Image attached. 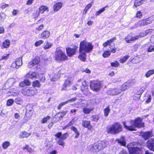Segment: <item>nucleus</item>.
I'll list each match as a JSON object with an SVG mask.
<instances>
[{"mask_svg":"<svg viewBox=\"0 0 154 154\" xmlns=\"http://www.w3.org/2000/svg\"><path fill=\"white\" fill-rule=\"evenodd\" d=\"M142 119L138 118L135 120H131L129 122L130 125H126L125 122H123L124 127L128 130L133 131L136 130V128H141L144 126L143 123L141 122Z\"/></svg>","mask_w":154,"mask_h":154,"instance_id":"obj_1","label":"nucleus"},{"mask_svg":"<svg viewBox=\"0 0 154 154\" xmlns=\"http://www.w3.org/2000/svg\"><path fill=\"white\" fill-rule=\"evenodd\" d=\"M107 143L104 141L99 140L88 146V149L93 152H97L106 146Z\"/></svg>","mask_w":154,"mask_h":154,"instance_id":"obj_2","label":"nucleus"},{"mask_svg":"<svg viewBox=\"0 0 154 154\" xmlns=\"http://www.w3.org/2000/svg\"><path fill=\"white\" fill-rule=\"evenodd\" d=\"M106 129L108 134H118L122 131V125L118 122L114 123L111 126H108Z\"/></svg>","mask_w":154,"mask_h":154,"instance_id":"obj_3","label":"nucleus"},{"mask_svg":"<svg viewBox=\"0 0 154 154\" xmlns=\"http://www.w3.org/2000/svg\"><path fill=\"white\" fill-rule=\"evenodd\" d=\"M93 46L91 43L84 40L80 42L79 50L86 53L91 52L93 49Z\"/></svg>","mask_w":154,"mask_h":154,"instance_id":"obj_4","label":"nucleus"},{"mask_svg":"<svg viewBox=\"0 0 154 154\" xmlns=\"http://www.w3.org/2000/svg\"><path fill=\"white\" fill-rule=\"evenodd\" d=\"M55 60L58 61H64L67 60V57L65 53L60 48L56 49L54 56Z\"/></svg>","mask_w":154,"mask_h":154,"instance_id":"obj_5","label":"nucleus"},{"mask_svg":"<svg viewBox=\"0 0 154 154\" xmlns=\"http://www.w3.org/2000/svg\"><path fill=\"white\" fill-rule=\"evenodd\" d=\"M101 82L98 80H94L90 82V86L94 91H98L102 87Z\"/></svg>","mask_w":154,"mask_h":154,"instance_id":"obj_6","label":"nucleus"},{"mask_svg":"<svg viewBox=\"0 0 154 154\" xmlns=\"http://www.w3.org/2000/svg\"><path fill=\"white\" fill-rule=\"evenodd\" d=\"M22 93L25 95L32 96L37 94V90L34 88H29L23 89L22 91Z\"/></svg>","mask_w":154,"mask_h":154,"instance_id":"obj_7","label":"nucleus"},{"mask_svg":"<svg viewBox=\"0 0 154 154\" xmlns=\"http://www.w3.org/2000/svg\"><path fill=\"white\" fill-rule=\"evenodd\" d=\"M139 145H138V146ZM140 147L138 146L133 147L129 148V149L130 154H142L143 152L142 146L141 145Z\"/></svg>","mask_w":154,"mask_h":154,"instance_id":"obj_8","label":"nucleus"},{"mask_svg":"<svg viewBox=\"0 0 154 154\" xmlns=\"http://www.w3.org/2000/svg\"><path fill=\"white\" fill-rule=\"evenodd\" d=\"M40 61V58L38 57H35L33 59L28 63V67L29 68H32L34 66L39 63Z\"/></svg>","mask_w":154,"mask_h":154,"instance_id":"obj_9","label":"nucleus"},{"mask_svg":"<svg viewBox=\"0 0 154 154\" xmlns=\"http://www.w3.org/2000/svg\"><path fill=\"white\" fill-rule=\"evenodd\" d=\"M16 82V80L14 78L9 79L6 82L5 85V89L8 88L12 87Z\"/></svg>","mask_w":154,"mask_h":154,"instance_id":"obj_10","label":"nucleus"},{"mask_svg":"<svg viewBox=\"0 0 154 154\" xmlns=\"http://www.w3.org/2000/svg\"><path fill=\"white\" fill-rule=\"evenodd\" d=\"M121 90L117 88L111 89L107 91V94L111 95H117L121 93Z\"/></svg>","mask_w":154,"mask_h":154,"instance_id":"obj_11","label":"nucleus"},{"mask_svg":"<svg viewBox=\"0 0 154 154\" xmlns=\"http://www.w3.org/2000/svg\"><path fill=\"white\" fill-rule=\"evenodd\" d=\"M82 103V104L83 105L81 106V108L83 109V112L84 114H89L91 112L94 110V109L93 108H91L89 109L85 107V103Z\"/></svg>","mask_w":154,"mask_h":154,"instance_id":"obj_12","label":"nucleus"},{"mask_svg":"<svg viewBox=\"0 0 154 154\" xmlns=\"http://www.w3.org/2000/svg\"><path fill=\"white\" fill-rule=\"evenodd\" d=\"M147 146L150 150L154 151V139L149 140L147 142Z\"/></svg>","mask_w":154,"mask_h":154,"instance_id":"obj_13","label":"nucleus"},{"mask_svg":"<svg viewBox=\"0 0 154 154\" xmlns=\"http://www.w3.org/2000/svg\"><path fill=\"white\" fill-rule=\"evenodd\" d=\"M146 19L144 20H142L139 21L137 23H136L135 26L131 28V29L134 28L136 29L138 27L141 26H145L146 25Z\"/></svg>","mask_w":154,"mask_h":154,"instance_id":"obj_14","label":"nucleus"},{"mask_svg":"<svg viewBox=\"0 0 154 154\" xmlns=\"http://www.w3.org/2000/svg\"><path fill=\"white\" fill-rule=\"evenodd\" d=\"M67 55L69 57H72L75 54L76 51V48H66Z\"/></svg>","mask_w":154,"mask_h":154,"instance_id":"obj_15","label":"nucleus"},{"mask_svg":"<svg viewBox=\"0 0 154 154\" xmlns=\"http://www.w3.org/2000/svg\"><path fill=\"white\" fill-rule=\"evenodd\" d=\"M138 36L132 37L131 36L128 35L125 38V39L127 43H129L131 42V41H134L137 40L138 39Z\"/></svg>","mask_w":154,"mask_h":154,"instance_id":"obj_16","label":"nucleus"},{"mask_svg":"<svg viewBox=\"0 0 154 154\" xmlns=\"http://www.w3.org/2000/svg\"><path fill=\"white\" fill-rule=\"evenodd\" d=\"M80 54L79 55V58L82 61H85L86 60V53L82 51L79 50Z\"/></svg>","mask_w":154,"mask_h":154,"instance_id":"obj_17","label":"nucleus"},{"mask_svg":"<svg viewBox=\"0 0 154 154\" xmlns=\"http://www.w3.org/2000/svg\"><path fill=\"white\" fill-rule=\"evenodd\" d=\"M63 5V3L60 2L56 3L53 6V9L54 11H58L62 8Z\"/></svg>","mask_w":154,"mask_h":154,"instance_id":"obj_18","label":"nucleus"},{"mask_svg":"<svg viewBox=\"0 0 154 154\" xmlns=\"http://www.w3.org/2000/svg\"><path fill=\"white\" fill-rule=\"evenodd\" d=\"M50 35V32L48 30L43 32L41 35L40 38L42 39H45L48 38Z\"/></svg>","mask_w":154,"mask_h":154,"instance_id":"obj_19","label":"nucleus"},{"mask_svg":"<svg viewBox=\"0 0 154 154\" xmlns=\"http://www.w3.org/2000/svg\"><path fill=\"white\" fill-rule=\"evenodd\" d=\"M143 137L145 140H146L150 137L152 136V132L151 131H147L143 133L142 134Z\"/></svg>","mask_w":154,"mask_h":154,"instance_id":"obj_20","label":"nucleus"},{"mask_svg":"<svg viewBox=\"0 0 154 154\" xmlns=\"http://www.w3.org/2000/svg\"><path fill=\"white\" fill-rule=\"evenodd\" d=\"M31 134V133H28L24 131L21 132L19 134V136L20 138H23L25 137H28Z\"/></svg>","mask_w":154,"mask_h":154,"instance_id":"obj_21","label":"nucleus"},{"mask_svg":"<svg viewBox=\"0 0 154 154\" xmlns=\"http://www.w3.org/2000/svg\"><path fill=\"white\" fill-rule=\"evenodd\" d=\"M130 85L129 82H127L122 85L121 87V89H120L121 90V91H124L128 88Z\"/></svg>","mask_w":154,"mask_h":154,"instance_id":"obj_22","label":"nucleus"},{"mask_svg":"<svg viewBox=\"0 0 154 154\" xmlns=\"http://www.w3.org/2000/svg\"><path fill=\"white\" fill-rule=\"evenodd\" d=\"M145 0H135L134 3V6L135 7H137L143 4Z\"/></svg>","mask_w":154,"mask_h":154,"instance_id":"obj_23","label":"nucleus"},{"mask_svg":"<svg viewBox=\"0 0 154 154\" xmlns=\"http://www.w3.org/2000/svg\"><path fill=\"white\" fill-rule=\"evenodd\" d=\"M26 77L30 79L35 78L36 76V74L35 72H30L27 73L26 75Z\"/></svg>","mask_w":154,"mask_h":154,"instance_id":"obj_24","label":"nucleus"},{"mask_svg":"<svg viewBox=\"0 0 154 154\" xmlns=\"http://www.w3.org/2000/svg\"><path fill=\"white\" fill-rule=\"evenodd\" d=\"M10 45V42L9 40H5L2 43V47L4 48H8Z\"/></svg>","mask_w":154,"mask_h":154,"instance_id":"obj_25","label":"nucleus"},{"mask_svg":"<svg viewBox=\"0 0 154 154\" xmlns=\"http://www.w3.org/2000/svg\"><path fill=\"white\" fill-rule=\"evenodd\" d=\"M118 142L122 145L125 146L126 145L125 140L124 137L122 136L119 139L117 140Z\"/></svg>","mask_w":154,"mask_h":154,"instance_id":"obj_26","label":"nucleus"},{"mask_svg":"<svg viewBox=\"0 0 154 154\" xmlns=\"http://www.w3.org/2000/svg\"><path fill=\"white\" fill-rule=\"evenodd\" d=\"M33 111L32 108L31 109L29 110L27 109V111H26V117H27V116H28V120L30 119V118L32 116Z\"/></svg>","mask_w":154,"mask_h":154,"instance_id":"obj_27","label":"nucleus"},{"mask_svg":"<svg viewBox=\"0 0 154 154\" xmlns=\"http://www.w3.org/2000/svg\"><path fill=\"white\" fill-rule=\"evenodd\" d=\"M15 61L18 68L22 64V59L21 57L17 59Z\"/></svg>","mask_w":154,"mask_h":154,"instance_id":"obj_28","label":"nucleus"},{"mask_svg":"<svg viewBox=\"0 0 154 154\" xmlns=\"http://www.w3.org/2000/svg\"><path fill=\"white\" fill-rule=\"evenodd\" d=\"M71 129L74 131L76 135L75 136V138H77L79 137L80 134L78 131L77 129L74 126L71 127Z\"/></svg>","mask_w":154,"mask_h":154,"instance_id":"obj_29","label":"nucleus"},{"mask_svg":"<svg viewBox=\"0 0 154 154\" xmlns=\"http://www.w3.org/2000/svg\"><path fill=\"white\" fill-rule=\"evenodd\" d=\"M154 74V69L149 70L145 74L146 78L149 77L151 75Z\"/></svg>","mask_w":154,"mask_h":154,"instance_id":"obj_30","label":"nucleus"},{"mask_svg":"<svg viewBox=\"0 0 154 154\" xmlns=\"http://www.w3.org/2000/svg\"><path fill=\"white\" fill-rule=\"evenodd\" d=\"M52 46V44L50 42H47L46 44L44 45L43 48L45 50H46L50 48Z\"/></svg>","mask_w":154,"mask_h":154,"instance_id":"obj_31","label":"nucleus"},{"mask_svg":"<svg viewBox=\"0 0 154 154\" xmlns=\"http://www.w3.org/2000/svg\"><path fill=\"white\" fill-rule=\"evenodd\" d=\"M48 9V8L47 7L44 6H42L39 8V12L41 13L42 14Z\"/></svg>","mask_w":154,"mask_h":154,"instance_id":"obj_32","label":"nucleus"},{"mask_svg":"<svg viewBox=\"0 0 154 154\" xmlns=\"http://www.w3.org/2000/svg\"><path fill=\"white\" fill-rule=\"evenodd\" d=\"M110 112V109L109 106H107L106 108L104 109V115L105 116L107 117Z\"/></svg>","mask_w":154,"mask_h":154,"instance_id":"obj_33","label":"nucleus"},{"mask_svg":"<svg viewBox=\"0 0 154 154\" xmlns=\"http://www.w3.org/2000/svg\"><path fill=\"white\" fill-rule=\"evenodd\" d=\"M10 145V143L8 141H5L2 144V147L4 149H7Z\"/></svg>","mask_w":154,"mask_h":154,"instance_id":"obj_34","label":"nucleus"},{"mask_svg":"<svg viewBox=\"0 0 154 154\" xmlns=\"http://www.w3.org/2000/svg\"><path fill=\"white\" fill-rule=\"evenodd\" d=\"M32 85L35 87H40L41 86L40 82L38 80H36L33 82Z\"/></svg>","mask_w":154,"mask_h":154,"instance_id":"obj_35","label":"nucleus"},{"mask_svg":"<svg viewBox=\"0 0 154 154\" xmlns=\"http://www.w3.org/2000/svg\"><path fill=\"white\" fill-rule=\"evenodd\" d=\"M8 92L11 94V95H16L18 94L19 91L16 90H13L9 91Z\"/></svg>","mask_w":154,"mask_h":154,"instance_id":"obj_36","label":"nucleus"},{"mask_svg":"<svg viewBox=\"0 0 154 154\" xmlns=\"http://www.w3.org/2000/svg\"><path fill=\"white\" fill-rule=\"evenodd\" d=\"M82 125L85 127H88L90 125V122L88 121H83L82 122Z\"/></svg>","mask_w":154,"mask_h":154,"instance_id":"obj_37","label":"nucleus"},{"mask_svg":"<svg viewBox=\"0 0 154 154\" xmlns=\"http://www.w3.org/2000/svg\"><path fill=\"white\" fill-rule=\"evenodd\" d=\"M111 53V51H106L103 53V56L104 57H108L110 55Z\"/></svg>","mask_w":154,"mask_h":154,"instance_id":"obj_38","label":"nucleus"},{"mask_svg":"<svg viewBox=\"0 0 154 154\" xmlns=\"http://www.w3.org/2000/svg\"><path fill=\"white\" fill-rule=\"evenodd\" d=\"M107 7V6H106L105 7H104L103 8H101L100 10L99 11H97L96 14L95 15L97 16H98L100 14L102 13L104 11L105 9V8Z\"/></svg>","mask_w":154,"mask_h":154,"instance_id":"obj_39","label":"nucleus"},{"mask_svg":"<svg viewBox=\"0 0 154 154\" xmlns=\"http://www.w3.org/2000/svg\"><path fill=\"white\" fill-rule=\"evenodd\" d=\"M129 56L128 55H126L122 58H121L120 60L119 61L120 63H123L125 62L127 59L129 58Z\"/></svg>","mask_w":154,"mask_h":154,"instance_id":"obj_40","label":"nucleus"},{"mask_svg":"<svg viewBox=\"0 0 154 154\" xmlns=\"http://www.w3.org/2000/svg\"><path fill=\"white\" fill-rule=\"evenodd\" d=\"M6 17L5 14L3 13H1L0 14V22H2Z\"/></svg>","mask_w":154,"mask_h":154,"instance_id":"obj_41","label":"nucleus"},{"mask_svg":"<svg viewBox=\"0 0 154 154\" xmlns=\"http://www.w3.org/2000/svg\"><path fill=\"white\" fill-rule=\"evenodd\" d=\"M139 58L138 57H136L133 58L132 60V62L133 63H137L140 61Z\"/></svg>","mask_w":154,"mask_h":154,"instance_id":"obj_42","label":"nucleus"},{"mask_svg":"<svg viewBox=\"0 0 154 154\" xmlns=\"http://www.w3.org/2000/svg\"><path fill=\"white\" fill-rule=\"evenodd\" d=\"M154 20L153 18L149 17L146 18V25L151 24L152 23V21Z\"/></svg>","mask_w":154,"mask_h":154,"instance_id":"obj_43","label":"nucleus"},{"mask_svg":"<svg viewBox=\"0 0 154 154\" xmlns=\"http://www.w3.org/2000/svg\"><path fill=\"white\" fill-rule=\"evenodd\" d=\"M55 118L57 119V121H58L60 120L63 117L60 112L57 113L55 116Z\"/></svg>","mask_w":154,"mask_h":154,"instance_id":"obj_44","label":"nucleus"},{"mask_svg":"<svg viewBox=\"0 0 154 154\" xmlns=\"http://www.w3.org/2000/svg\"><path fill=\"white\" fill-rule=\"evenodd\" d=\"M51 119V117L49 116H47L46 117L43 118L41 120V122L42 123H45L48 120Z\"/></svg>","mask_w":154,"mask_h":154,"instance_id":"obj_45","label":"nucleus"},{"mask_svg":"<svg viewBox=\"0 0 154 154\" xmlns=\"http://www.w3.org/2000/svg\"><path fill=\"white\" fill-rule=\"evenodd\" d=\"M77 120V119L76 118H74L72 120L69 122L68 124L66 126V127H69L75 123V122Z\"/></svg>","mask_w":154,"mask_h":154,"instance_id":"obj_46","label":"nucleus"},{"mask_svg":"<svg viewBox=\"0 0 154 154\" xmlns=\"http://www.w3.org/2000/svg\"><path fill=\"white\" fill-rule=\"evenodd\" d=\"M111 66L114 67H118L119 65V63L117 61H115L114 62L111 63Z\"/></svg>","mask_w":154,"mask_h":154,"instance_id":"obj_47","label":"nucleus"},{"mask_svg":"<svg viewBox=\"0 0 154 154\" xmlns=\"http://www.w3.org/2000/svg\"><path fill=\"white\" fill-rule=\"evenodd\" d=\"M14 102L13 99H10L8 100L7 103V105L8 106H11L12 105Z\"/></svg>","mask_w":154,"mask_h":154,"instance_id":"obj_48","label":"nucleus"},{"mask_svg":"<svg viewBox=\"0 0 154 154\" xmlns=\"http://www.w3.org/2000/svg\"><path fill=\"white\" fill-rule=\"evenodd\" d=\"M63 140L60 138L59 140L57 141V143L59 145L64 146L65 145V143L63 141Z\"/></svg>","mask_w":154,"mask_h":154,"instance_id":"obj_49","label":"nucleus"},{"mask_svg":"<svg viewBox=\"0 0 154 154\" xmlns=\"http://www.w3.org/2000/svg\"><path fill=\"white\" fill-rule=\"evenodd\" d=\"M44 43V41L42 40H40L36 42L35 44V46H38Z\"/></svg>","mask_w":154,"mask_h":154,"instance_id":"obj_50","label":"nucleus"},{"mask_svg":"<svg viewBox=\"0 0 154 154\" xmlns=\"http://www.w3.org/2000/svg\"><path fill=\"white\" fill-rule=\"evenodd\" d=\"M141 97V94H136L133 97L134 99L135 100H137L139 99Z\"/></svg>","mask_w":154,"mask_h":154,"instance_id":"obj_51","label":"nucleus"},{"mask_svg":"<svg viewBox=\"0 0 154 154\" xmlns=\"http://www.w3.org/2000/svg\"><path fill=\"white\" fill-rule=\"evenodd\" d=\"M67 103V101L60 103L57 106V109H60L62 106Z\"/></svg>","mask_w":154,"mask_h":154,"instance_id":"obj_52","label":"nucleus"},{"mask_svg":"<svg viewBox=\"0 0 154 154\" xmlns=\"http://www.w3.org/2000/svg\"><path fill=\"white\" fill-rule=\"evenodd\" d=\"M39 12L38 10H36L33 13V17L35 18L37 17L39 15Z\"/></svg>","mask_w":154,"mask_h":154,"instance_id":"obj_53","label":"nucleus"},{"mask_svg":"<svg viewBox=\"0 0 154 154\" xmlns=\"http://www.w3.org/2000/svg\"><path fill=\"white\" fill-rule=\"evenodd\" d=\"M92 117L93 119V121H97L99 119V117L97 115H93Z\"/></svg>","mask_w":154,"mask_h":154,"instance_id":"obj_54","label":"nucleus"},{"mask_svg":"<svg viewBox=\"0 0 154 154\" xmlns=\"http://www.w3.org/2000/svg\"><path fill=\"white\" fill-rule=\"evenodd\" d=\"M15 101L17 104H20L22 103V101L20 98H17L15 99Z\"/></svg>","mask_w":154,"mask_h":154,"instance_id":"obj_55","label":"nucleus"},{"mask_svg":"<svg viewBox=\"0 0 154 154\" xmlns=\"http://www.w3.org/2000/svg\"><path fill=\"white\" fill-rule=\"evenodd\" d=\"M68 134L67 133H65L63 134V135H61V137H60V139L63 140H64L66 139L68 137Z\"/></svg>","mask_w":154,"mask_h":154,"instance_id":"obj_56","label":"nucleus"},{"mask_svg":"<svg viewBox=\"0 0 154 154\" xmlns=\"http://www.w3.org/2000/svg\"><path fill=\"white\" fill-rule=\"evenodd\" d=\"M148 52H151L154 51V46H150L148 48Z\"/></svg>","mask_w":154,"mask_h":154,"instance_id":"obj_57","label":"nucleus"},{"mask_svg":"<svg viewBox=\"0 0 154 154\" xmlns=\"http://www.w3.org/2000/svg\"><path fill=\"white\" fill-rule=\"evenodd\" d=\"M11 67L14 68H16L17 69L19 68L17 66V63H16L15 61L12 63L11 65Z\"/></svg>","mask_w":154,"mask_h":154,"instance_id":"obj_58","label":"nucleus"},{"mask_svg":"<svg viewBox=\"0 0 154 154\" xmlns=\"http://www.w3.org/2000/svg\"><path fill=\"white\" fill-rule=\"evenodd\" d=\"M71 84V82L69 79H66L64 83V84L67 86L70 85Z\"/></svg>","mask_w":154,"mask_h":154,"instance_id":"obj_59","label":"nucleus"},{"mask_svg":"<svg viewBox=\"0 0 154 154\" xmlns=\"http://www.w3.org/2000/svg\"><path fill=\"white\" fill-rule=\"evenodd\" d=\"M23 149L26 150L28 152H31L32 149L28 145H26L25 147L23 148Z\"/></svg>","mask_w":154,"mask_h":154,"instance_id":"obj_60","label":"nucleus"},{"mask_svg":"<svg viewBox=\"0 0 154 154\" xmlns=\"http://www.w3.org/2000/svg\"><path fill=\"white\" fill-rule=\"evenodd\" d=\"M146 35V34L144 31L142 33H140L139 35H136V36H138V39H139L140 37H142Z\"/></svg>","mask_w":154,"mask_h":154,"instance_id":"obj_61","label":"nucleus"},{"mask_svg":"<svg viewBox=\"0 0 154 154\" xmlns=\"http://www.w3.org/2000/svg\"><path fill=\"white\" fill-rule=\"evenodd\" d=\"M116 40V37H114L113 38H112L111 39H109V40L107 41V42H108L109 45L110 43L113 42L114 40Z\"/></svg>","mask_w":154,"mask_h":154,"instance_id":"obj_62","label":"nucleus"},{"mask_svg":"<svg viewBox=\"0 0 154 154\" xmlns=\"http://www.w3.org/2000/svg\"><path fill=\"white\" fill-rule=\"evenodd\" d=\"M44 26L43 24H41L38 27H36V29L38 31H40L43 28Z\"/></svg>","mask_w":154,"mask_h":154,"instance_id":"obj_63","label":"nucleus"},{"mask_svg":"<svg viewBox=\"0 0 154 154\" xmlns=\"http://www.w3.org/2000/svg\"><path fill=\"white\" fill-rule=\"evenodd\" d=\"M40 80L42 82H45V76L42 75L40 77Z\"/></svg>","mask_w":154,"mask_h":154,"instance_id":"obj_64","label":"nucleus"}]
</instances>
